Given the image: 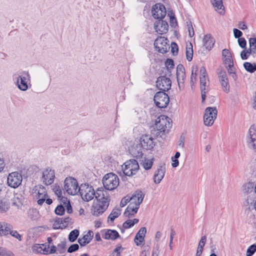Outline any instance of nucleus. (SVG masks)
<instances>
[{"mask_svg":"<svg viewBox=\"0 0 256 256\" xmlns=\"http://www.w3.org/2000/svg\"><path fill=\"white\" fill-rule=\"evenodd\" d=\"M176 75L178 88L181 90L184 87L186 80L185 68L182 64H179L177 66Z\"/></svg>","mask_w":256,"mask_h":256,"instance_id":"obj_12","label":"nucleus"},{"mask_svg":"<svg viewBox=\"0 0 256 256\" xmlns=\"http://www.w3.org/2000/svg\"><path fill=\"white\" fill-rule=\"evenodd\" d=\"M218 74L223 90L226 92L228 93L230 92V85L226 72L223 71L220 72Z\"/></svg>","mask_w":256,"mask_h":256,"instance_id":"obj_20","label":"nucleus"},{"mask_svg":"<svg viewBox=\"0 0 256 256\" xmlns=\"http://www.w3.org/2000/svg\"><path fill=\"white\" fill-rule=\"evenodd\" d=\"M256 252V244H253L250 246L246 250V256H252Z\"/></svg>","mask_w":256,"mask_h":256,"instance_id":"obj_45","label":"nucleus"},{"mask_svg":"<svg viewBox=\"0 0 256 256\" xmlns=\"http://www.w3.org/2000/svg\"><path fill=\"white\" fill-rule=\"evenodd\" d=\"M55 194L58 196V198H60L62 196V191L59 186H56L54 188Z\"/></svg>","mask_w":256,"mask_h":256,"instance_id":"obj_57","label":"nucleus"},{"mask_svg":"<svg viewBox=\"0 0 256 256\" xmlns=\"http://www.w3.org/2000/svg\"><path fill=\"white\" fill-rule=\"evenodd\" d=\"M238 28L242 30H244L248 28L247 26L244 22H238Z\"/></svg>","mask_w":256,"mask_h":256,"instance_id":"obj_64","label":"nucleus"},{"mask_svg":"<svg viewBox=\"0 0 256 256\" xmlns=\"http://www.w3.org/2000/svg\"><path fill=\"white\" fill-rule=\"evenodd\" d=\"M130 198L129 196L123 198L120 202V206L121 207H124L128 202H130Z\"/></svg>","mask_w":256,"mask_h":256,"instance_id":"obj_51","label":"nucleus"},{"mask_svg":"<svg viewBox=\"0 0 256 256\" xmlns=\"http://www.w3.org/2000/svg\"><path fill=\"white\" fill-rule=\"evenodd\" d=\"M79 230L77 229L72 230L69 234L68 239L70 242H72L76 241L79 236Z\"/></svg>","mask_w":256,"mask_h":256,"instance_id":"obj_40","label":"nucleus"},{"mask_svg":"<svg viewBox=\"0 0 256 256\" xmlns=\"http://www.w3.org/2000/svg\"><path fill=\"white\" fill-rule=\"evenodd\" d=\"M198 70V66H193L192 67V74L190 76V84L193 85L196 81L197 74L196 72Z\"/></svg>","mask_w":256,"mask_h":256,"instance_id":"obj_38","label":"nucleus"},{"mask_svg":"<svg viewBox=\"0 0 256 256\" xmlns=\"http://www.w3.org/2000/svg\"><path fill=\"white\" fill-rule=\"evenodd\" d=\"M22 174L18 172L10 174L7 178V184L8 186L14 188H17L22 182Z\"/></svg>","mask_w":256,"mask_h":256,"instance_id":"obj_9","label":"nucleus"},{"mask_svg":"<svg viewBox=\"0 0 256 256\" xmlns=\"http://www.w3.org/2000/svg\"><path fill=\"white\" fill-rule=\"evenodd\" d=\"M154 28L158 34H162L167 32L168 30V25L165 20H158L154 24Z\"/></svg>","mask_w":256,"mask_h":256,"instance_id":"obj_18","label":"nucleus"},{"mask_svg":"<svg viewBox=\"0 0 256 256\" xmlns=\"http://www.w3.org/2000/svg\"><path fill=\"white\" fill-rule=\"evenodd\" d=\"M168 38L163 36H160L155 40L154 46L159 52L165 54L170 49V46L168 44Z\"/></svg>","mask_w":256,"mask_h":256,"instance_id":"obj_11","label":"nucleus"},{"mask_svg":"<svg viewBox=\"0 0 256 256\" xmlns=\"http://www.w3.org/2000/svg\"><path fill=\"white\" fill-rule=\"evenodd\" d=\"M120 214V210L119 208L114 209L109 214L108 220H110L111 222H114L115 218H118Z\"/></svg>","mask_w":256,"mask_h":256,"instance_id":"obj_36","label":"nucleus"},{"mask_svg":"<svg viewBox=\"0 0 256 256\" xmlns=\"http://www.w3.org/2000/svg\"><path fill=\"white\" fill-rule=\"evenodd\" d=\"M203 46L208 50H210L214 46L215 40L210 34L205 35L202 40Z\"/></svg>","mask_w":256,"mask_h":256,"instance_id":"obj_26","label":"nucleus"},{"mask_svg":"<svg viewBox=\"0 0 256 256\" xmlns=\"http://www.w3.org/2000/svg\"><path fill=\"white\" fill-rule=\"evenodd\" d=\"M64 188L68 194L74 196L79 192L78 181L72 178H66L64 180Z\"/></svg>","mask_w":256,"mask_h":256,"instance_id":"obj_6","label":"nucleus"},{"mask_svg":"<svg viewBox=\"0 0 256 256\" xmlns=\"http://www.w3.org/2000/svg\"><path fill=\"white\" fill-rule=\"evenodd\" d=\"M227 64L228 66H226V68L228 69V73L230 74H232V78L234 80H236L237 78V76L235 72V68L234 66V62H232L230 63H228Z\"/></svg>","mask_w":256,"mask_h":256,"instance_id":"obj_39","label":"nucleus"},{"mask_svg":"<svg viewBox=\"0 0 256 256\" xmlns=\"http://www.w3.org/2000/svg\"><path fill=\"white\" fill-rule=\"evenodd\" d=\"M152 12L154 18L161 20L166 15V10L164 4H157L153 6Z\"/></svg>","mask_w":256,"mask_h":256,"instance_id":"obj_14","label":"nucleus"},{"mask_svg":"<svg viewBox=\"0 0 256 256\" xmlns=\"http://www.w3.org/2000/svg\"><path fill=\"white\" fill-rule=\"evenodd\" d=\"M144 194L141 190L136 191L132 196H130V204L140 206L144 200Z\"/></svg>","mask_w":256,"mask_h":256,"instance_id":"obj_21","label":"nucleus"},{"mask_svg":"<svg viewBox=\"0 0 256 256\" xmlns=\"http://www.w3.org/2000/svg\"><path fill=\"white\" fill-rule=\"evenodd\" d=\"M212 3L215 8L216 10L218 11L220 14H224V6L222 4V0H212Z\"/></svg>","mask_w":256,"mask_h":256,"instance_id":"obj_30","label":"nucleus"},{"mask_svg":"<svg viewBox=\"0 0 256 256\" xmlns=\"http://www.w3.org/2000/svg\"><path fill=\"white\" fill-rule=\"evenodd\" d=\"M234 34L236 38H241L240 36L242 35V32L237 28H234L233 30Z\"/></svg>","mask_w":256,"mask_h":256,"instance_id":"obj_59","label":"nucleus"},{"mask_svg":"<svg viewBox=\"0 0 256 256\" xmlns=\"http://www.w3.org/2000/svg\"><path fill=\"white\" fill-rule=\"evenodd\" d=\"M12 228V224L6 222H0V236L9 234L10 230Z\"/></svg>","mask_w":256,"mask_h":256,"instance_id":"obj_28","label":"nucleus"},{"mask_svg":"<svg viewBox=\"0 0 256 256\" xmlns=\"http://www.w3.org/2000/svg\"><path fill=\"white\" fill-rule=\"evenodd\" d=\"M187 28L190 37H192L194 34V32L191 22H187Z\"/></svg>","mask_w":256,"mask_h":256,"instance_id":"obj_48","label":"nucleus"},{"mask_svg":"<svg viewBox=\"0 0 256 256\" xmlns=\"http://www.w3.org/2000/svg\"><path fill=\"white\" fill-rule=\"evenodd\" d=\"M256 64H252L249 62H244V67L245 68V70L250 73H252L254 72V66H255Z\"/></svg>","mask_w":256,"mask_h":256,"instance_id":"obj_41","label":"nucleus"},{"mask_svg":"<svg viewBox=\"0 0 256 256\" xmlns=\"http://www.w3.org/2000/svg\"><path fill=\"white\" fill-rule=\"evenodd\" d=\"M250 48L256 50V38H249Z\"/></svg>","mask_w":256,"mask_h":256,"instance_id":"obj_54","label":"nucleus"},{"mask_svg":"<svg viewBox=\"0 0 256 256\" xmlns=\"http://www.w3.org/2000/svg\"><path fill=\"white\" fill-rule=\"evenodd\" d=\"M78 248L79 246L78 244H72L68 248L67 252L68 253H72L78 250Z\"/></svg>","mask_w":256,"mask_h":256,"instance_id":"obj_49","label":"nucleus"},{"mask_svg":"<svg viewBox=\"0 0 256 256\" xmlns=\"http://www.w3.org/2000/svg\"><path fill=\"white\" fill-rule=\"evenodd\" d=\"M62 218H56L54 223V228L56 229V228L58 226H62Z\"/></svg>","mask_w":256,"mask_h":256,"instance_id":"obj_58","label":"nucleus"},{"mask_svg":"<svg viewBox=\"0 0 256 256\" xmlns=\"http://www.w3.org/2000/svg\"><path fill=\"white\" fill-rule=\"evenodd\" d=\"M93 237L94 232L90 230L82 238H78V242L81 246H84L90 242Z\"/></svg>","mask_w":256,"mask_h":256,"instance_id":"obj_25","label":"nucleus"},{"mask_svg":"<svg viewBox=\"0 0 256 256\" xmlns=\"http://www.w3.org/2000/svg\"><path fill=\"white\" fill-rule=\"evenodd\" d=\"M146 232V228L145 227L141 228L136 234L134 241L136 244L138 246L144 240V237Z\"/></svg>","mask_w":256,"mask_h":256,"instance_id":"obj_24","label":"nucleus"},{"mask_svg":"<svg viewBox=\"0 0 256 256\" xmlns=\"http://www.w3.org/2000/svg\"><path fill=\"white\" fill-rule=\"evenodd\" d=\"M35 192L36 197L38 199V204L42 206L45 202L46 198L48 197L46 190L44 186H40L38 190H35Z\"/></svg>","mask_w":256,"mask_h":256,"instance_id":"obj_19","label":"nucleus"},{"mask_svg":"<svg viewBox=\"0 0 256 256\" xmlns=\"http://www.w3.org/2000/svg\"><path fill=\"white\" fill-rule=\"evenodd\" d=\"M200 76L208 78L206 69L204 66H202L200 68Z\"/></svg>","mask_w":256,"mask_h":256,"instance_id":"obj_62","label":"nucleus"},{"mask_svg":"<svg viewBox=\"0 0 256 256\" xmlns=\"http://www.w3.org/2000/svg\"><path fill=\"white\" fill-rule=\"evenodd\" d=\"M218 110L216 107H208L206 108L204 116H212L214 118H216Z\"/></svg>","mask_w":256,"mask_h":256,"instance_id":"obj_35","label":"nucleus"},{"mask_svg":"<svg viewBox=\"0 0 256 256\" xmlns=\"http://www.w3.org/2000/svg\"><path fill=\"white\" fill-rule=\"evenodd\" d=\"M8 210V204L0 201V212H5Z\"/></svg>","mask_w":256,"mask_h":256,"instance_id":"obj_52","label":"nucleus"},{"mask_svg":"<svg viewBox=\"0 0 256 256\" xmlns=\"http://www.w3.org/2000/svg\"><path fill=\"white\" fill-rule=\"evenodd\" d=\"M206 240V236H202L199 242L198 247H199L200 248H204V247L205 245Z\"/></svg>","mask_w":256,"mask_h":256,"instance_id":"obj_55","label":"nucleus"},{"mask_svg":"<svg viewBox=\"0 0 256 256\" xmlns=\"http://www.w3.org/2000/svg\"><path fill=\"white\" fill-rule=\"evenodd\" d=\"M30 80V76L28 72L24 71L20 72L16 78V84L18 88L22 91H26L28 88V82Z\"/></svg>","mask_w":256,"mask_h":256,"instance_id":"obj_8","label":"nucleus"},{"mask_svg":"<svg viewBox=\"0 0 256 256\" xmlns=\"http://www.w3.org/2000/svg\"><path fill=\"white\" fill-rule=\"evenodd\" d=\"M6 164L2 158H0V172L6 171Z\"/></svg>","mask_w":256,"mask_h":256,"instance_id":"obj_63","label":"nucleus"},{"mask_svg":"<svg viewBox=\"0 0 256 256\" xmlns=\"http://www.w3.org/2000/svg\"><path fill=\"white\" fill-rule=\"evenodd\" d=\"M122 167L124 174L128 176L136 174L139 169L138 164L137 160L134 159L126 161Z\"/></svg>","mask_w":256,"mask_h":256,"instance_id":"obj_4","label":"nucleus"},{"mask_svg":"<svg viewBox=\"0 0 256 256\" xmlns=\"http://www.w3.org/2000/svg\"><path fill=\"white\" fill-rule=\"evenodd\" d=\"M64 208L62 205L58 206L54 210L56 214L59 216L63 215L64 213Z\"/></svg>","mask_w":256,"mask_h":256,"instance_id":"obj_47","label":"nucleus"},{"mask_svg":"<svg viewBox=\"0 0 256 256\" xmlns=\"http://www.w3.org/2000/svg\"><path fill=\"white\" fill-rule=\"evenodd\" d=\"M238 44L240 48H246V41L244 38H239V39H238Z\"/></svg>","mask_w":256,"mask_h":256,"instance_id":"obj_53","label":"nucleus"},{"mask_svg":"<svg viewBox=\"0 0 256 256\" xmlns=\"http://www.w3.org/2000/svg\"><path fill=\"white\" fill-rule=\"evenodd\" d=\"M154 160V158L148 159V158H144V160H142V166L143 168L146 170H150L153 165Z\"/></svg>","mask_w":256,"mask_h":256,"instance_id":"obj_37","label":"nucleus"},{"mask_svg":"<svg viewBox=\"0 0 256 256\" xmlns=\"http://www.w3.org/2000/svg\"><path fill=\"white\" fill-rule=\"evenodd\" d=\"M142 146L140 144L133 146L130 149V152L132 156L136 158H142L143 156Z\"/></svg>","mask_w":256,"mask_h":256,"instance_id":"obj_23","label":"nucleus"},{"mask_svg":"<svg viewBox=\"0 0 256 256\" xmlns=\"http://www.w3.org/2000/svg\"><path fill=\"white\" fill-rule=\"evenodd\" d=\"M194 50L192 42L186 44V56L188 62L192 61L193 57Z\"/></svg>","mask_w":256,"mask_h":256,"instance_id":"obj_34","label":"nucleus"},{"mask_svg":"<svg viewBox=\"0 0 256 256\" xmlns=\"http://www.w3.org/2000/svg\"><path fill=\"white\" fill-rule=\"evenodd\" d=\"M166 173V166L164 164H160L157 170H156L154 176V182L156 184H158L164 178Z\"/></svg>","mask_w":256,"mask_h":256,"instance_id":"obj_17","label":"nucleus"},{"mask_svg":"<svg viewBox=\"0 0 256 256\" xmlns=\"http://www.w3.org/2000/svg\"><path fill=\"white\" fill-rule=\"evenodd\" d=\"M9 234H10L13 237L18 240H22V236L20 234H19L16 230H14L12 229L10 230Z\"/></svg>","mask_w":256,"mask_h":256,"instance_id":"obj_50","label":"nucleus"},{"mask_svg":"<svg viewBox=\"0 0 256 256\" xmlns=\"http://www.w3.org/2000/svg\"><path fill=\"white\" fill-rule=\"evenodd\" d=\"M222 56L224 58V62L226 64L233 62L232 59V54L228 49L224 48L222 50Z\"/></svg>","mask_w":256,"mask_h":256,"instance_id":"obj_32","label":"nucleus"},{"mask_svg":"<svg viewBox=\"0 0 256 256\" xmlns=\"http://www.w3.org/2000/svg\"><path fill=\"white\" fill-rule=\"evenodd\" d=\"M140 206H134L132 204H130L124 212L126 217L130 218L137 213Z\"/></svg>","mask_w":256,"mask_h":256,"instance_id":"obj_27","label":"nucleus"},{"mask_svg":"<svg viewBox=\"0 0 256 256\" xmlns=\"http://www.w3.org/2000/svg\"><path fill=\"white\" fill-rule=\"evenodd\" d=\"M165 68H163L162 72H165L166 75L170 76L172 75L171 70L174 68V62L172 59L168 58L165 62Z\"/></svg>","mask_w":256,"mask_h":256,"instance_id":"obj_29","label":"nucleus"},{"mask_svg":"<svg viewBox=\"0 0 256 256\" xmlns=\"http://www.w3.org/2000/svg\"><path fill=\"white\" fill-rule=\"evenodd\" d=\"M102 184L105 189L112 190L118 186L119 178L116 174L108 173L104 176Z\"/></svg>","mask_w":256,"mask_h":256,"instance_id":"obj_3","label":"nucleus"},{"mask_svg":"<svg viewBox=\"0 0 256 256\" xmlns=\"http://www.w3.org/2000/svg\"><path fill=\"white\" fill-rule=\"evenodd\" d=\"M122 226L124 228L128 229L134 226L131 220H128L124 222Z\"/></svg>","mask_w":256,"mask_h":256,"instance_id":"obj_56","label":"nucleus"},{"mask_svg":"<svg viewBox=\"0 0 256 256\" xmlns=\"http://www.w3.org/2000/svg\"><path fill=\"white\" fill-rule=\"evenodd\" d=\"M170 120V118L164 115H161L157 118L154 124V126L158 131L156 133L157 136H160L162 137L161 134H163L166 132H168L172 126V122Z\"/></svg>","mask_w":256,"mask_h":256,"instance_id":"obj_2","label":"nucleus"},{"mask_svg":"<svg viewBox=\"0 0 256 256\" xmlns=\"http://www.w3.org/2000/svg\"><path fill=\"white\" fill-rule=\"evenodd\" d=\"M55 178L54 171L51 169L46 168L42 172V180L43 183L48 186L52 184Z\"/></svg>","mask_w":256,"mask_h":256,"instance_id":"obj_16","label":"nucleus"},{"mask_svg":"<svg viewBox=\"0 0 256 256\" xmlns=\"http://www.w3.org/2000/svg\"><path fill=\"white\" fill-rule=\"evenodd\" d=\"M102 236L106 240H115L120 237L118 232L116 230L110 229L104 230L101 231Z\"/></svg>","mask_w":256,"mask_h":256,"instance_id":"obj_22","label":"nucleus"},{"mask_svg":"<svg viewBox=\"0 0 256 256\" xmlns=\"http://www.w3.org/2000/svg\"><path fill=\"white\" fill-rule=\"evenodd\" d=\"M159 254V246L158 244L155 245L152 250V256H158Z\"/></svg>","mask_w":256,"mask_h":256,"instance_id":"obj_61","label":"nucleus"},{"mask_svg":"<svg viewBox=\"0 0 256 256\" xmlns=\"http://www.w3.org/2000/svg\"><path fill=\"white\" fill-rule=\"evenodd\" d=\"M71 220V218L68 216L64 218H62V226H58V227L56 228V230L57 229H62L64 228H66L68 226L69 224L70 223Z\"/></svg>","mask_w":256,"mask_h":256,"instance_id":"obj_42","label":"nucleus"},{"mask_svg":"<svg viewBox=\"0 0 256 256\" xmlns=\"http://www.w3.org/2000/svg\"><path fill=\"white\" fill-rule=\"evenodd\" d=\"M66 246V242H62L60 244H58L57 250L60 254H63L65 252Z\"/></svg>","mask_w":256,"mask_h":256,"instance_id":"obj_46","label":"nucleus"},{"mask_svg":"<svg viewBox=\"0 0 256 256\" xmlns=\"http://www.w3.org/2000/svg\"><path fill=\"white\" fill-rule=\"evenodd\" d=\"M170 25L174 28H175L177 26V21L174 16H170Z\"/></svg>","mask_w":256,"mask_h":256,"instance_id":"obj_60","label":"nucleus"},{"mask_svg":"<svg viewBox=\"0 0 256 256\" xmlns=\"http://www.w3.org/2000/svg\"><path fill=\"white\" fill-rule=\"evenodd\" d=\"M216 118L212 117V116H204V122L206 126H211L213 124L214 120Z\"/></svg>","mask_w":256,"mask_h":256,"instance_id":"obj_43","label":"nucleus"},{"mask_svg":"<svg viewBox=\"0 0 256 256\" xmlns=\"http://www.w3.org/2000/svg\"><path fill=\"white\" fill-rule=\"evenodd\" d=\"M255 183L254 182H248L243 185L242 188L244 193L250 194L254 191L255 189Z\"/></svg>","mask_w":256,"mask_h":256,"instance_id":"obj_33","label":"nucleus"},{"mask_svg":"<svg viewBox=\"0 0 256 256\" xmlns=\"http://www.w3.org/2000/svg\"><path fill=\"white\" fill-rule=\"evenodd\" d=\"M154 100L158 108H162L168 106L170 102V98L165 92H158L155 94Z\"/></svg>","mask_w":256,"mask_h":256,"instance_id":"obj_7","label":"nucleus"},{"mask_svg":"<svg viewBox=\"0 0 256 256\" xmlns=\"http://www.w3.org/2000/svg\"><path fill=\"white\" fill-rule=\"evenodd\" d=\"M140 144L144 150H150L155 146L153 138L148 134H144L140 137Z\"/></svg>","mask_w":256,"mask_h":256,"instance_id":"obj_15","label":"nucleus"},{"mask_svg":"<svg viewBox=\"0 0 256 256\" xmlns=\"http://www.w3.org/2000/svg\"><path fill=\"white\" fill-rule=\"evenodd\" d=\"M80 195L82 199L86 202H89L96 196V192L92 186L87 184H82L79 188Z\"/></svg>","mask_w":256,"mask_h":256,"instance_id":"obj_5","label":"nucleus"},{"mask_svg":"<svg viewBox=\"0 0 256 256\" xmlns=\"http://www.w3.org/2000/svg\"><path fill=\"white\" fill-rule=\"evenodd\" d=\"M168 75L159 76L156 82V86L162 92H167L170 89L172 81L170 79L166 77Z\"/></svg>","mask_w":256,"mask_h":256,"instance_id":"obj_10","label":"nucleus"},{"mask_svg":"<svg viewBox=\"0 0 256 256\" xmlns=\"http://www.w3.org/2000/svg\"><path fill=\"white\" fill-rule=\"evenodd\" d=\"M96 201H94L92 206L91 212L93 216H98L108 209L110 198L108 192L102 188L96 190Z\"/></svg>","mask_w":256,"mask_h":256,"instance_id":"obj_1","label":"nucleus"},{"mask_svg":"<svg viewBox=\"0 0 256 256\" xmlns=\"http://www.w3.org/2000/svg\"><path fill=\"white\" fill-rule=\"evenodd\" d=\"M32 251L36 253H43L44 254H48V248L46 247V245L44 244L40 245V244H35L32 246Z\"/></svg>","mask_w":256,"mask_h":256,"instance_id":"obj_31","label":"nucleus"},{"mask_svg":"<svg viewBox=\"0 0 256 256\" xmlns=\"http://www.w3.org/2000/svg\"><path fill=\"white\" fill-rule=\"evenodd\" d=\"M206 80H208V78L200 76V90H206Z\"/></svg>","mask_w":256,"mask_h":256,"instance_id":"obj_44","label":"nucleus"},{"mask_svg":"<svg viewBox=\"0 0 256 256\" xmlns=\"http://www.w3.org/2000/svg\"><path fill=\"white\" fill-rule=\"evenodd\" d=\"M246 143L249 148L256 150V128L254 125L249 128L248 134L246 136Z\"/></svg>","mask_w":256,"mask_h":256,"instance_id":"obj_13","label":"nucleus"}]
</instances>
